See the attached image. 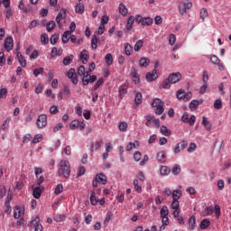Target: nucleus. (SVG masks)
Returning <instances> with one entry per match:
<instances>
[{
	"label": "nucleus",
	"instance_id": "49530a36",
	"mask_svg": "<svg viewBox=\"0 0 231 231\" xmlns=\"http://www.w3.org/2000/svg\"><path fill=\"white\" fill-rule=\"evenodd\" d=\"M134 187L138 194H142V186H140L138 180H134Z\"/></svg>",
	"mask_w": 231,
	"mask_h": 231
},
{
	"label": "nucleus",
	"instance_id": "4be33fe9",
	"mask_svg": "<svg viewBox=\"0 0 231 231\" xmlns=\"http://www.w3.org/2000/svg\"><path fill=\"white\" fill-rule=\"evenodd\" d=\"M202 125L205 127L206 131H212V124L206 116L202 117Z\"/></svg>",
	"mask_w": 231,
	"mask_h": 231
},
{
	"label": "nucleus",
	"instance_id": "393cba45",
	"mask_svg": "<svg viewBox=\"0 0 231 231\" xmlns=\"http://www.w3.org/2000/svg\"><path fill=\"white\" fill-rule=\"evenodd\" d=\"M140 147V143L138 141H134V143H128L126 145V151H133V149H137Z\"/></svg>",
	"mask_w": 231,
	"mask_h": 231
},
{
	"label": "nucleus",
	"instance_id": "6e6552de",
	"mask_svg": "<svg viewBox=\"0 0 231 231\" xmlns=\"http://www.w3.org/2000/svg\"><path fill=\"white\" fill-rule=\"evenodd\" d=\"M67 15L68 14H66V9L60 10V13L56 16V23H57L59 28H62V21H64V19H66Z\"/></svg>",
	"mask_w": 231,
	"mask_h": 231
},
{
	"label": "nucleus",
	"instance_id": "2f4dec72",
	"mask_svg": "<svg viewBox=\"0 0 231 231\" xmlns=\"http://www.w3.org/2000/svg\"><path fill=\"white\" fill-rule=\"evenodd\" d=\"M201 230H205L206 228H208V226H210V220L205 218L200 222L199 225Z\"/></svg>",
	"mask_w": 231,
	"mask_h": 231
},
{
	"label": "nucleus",
	"instance_id": "338daca9",
	"mask_svg": "<svg viewBox=\"0 0 231 231\" xmlns=\"http://www.w3.org/2000/svg\"><path fill=\"white\" fill-rule=\"evenodd\" d=\"M43 73H44V68H40L33 70L34 77H38L39 75H42Z\"/></svg>",
	"mask_w": 231,
	"mask_h": 231
},
{
	"label": "nucleus",
	"instance_id": "8fccbe9b",
	"mask_svg": "<svg viewBox=\"0 0 231 231\" xmlns=\"http://www.w3.org/2000/svg\"><path fill=\"white\" fill-rule=\"evenodd\" d=\"M210 61L212 64H215L216 66L219 65V62H221V60L216 55H211L210 56Z\"/></svg>",
	"mask_w": 231,
	"mask_h": 231
},
{
	"label": "nucleus",
	"instance_id": "a19ab883",
	"mask_svg": "<svg viewBox=\"0 0 231 231\" xmlns=\"http://www.w3.org/2000/svg\"><path fill=\"white\" fill-rule=\"evenodd\" d=\"M73 62V55L67 56L63 59L64 66H69Z\"/></svg>",
	"mask_w": 231,
	"mask_h": 231
},
{
	"label": "nucleus",
	"instance_id": "680f3d73",
	"mask_svg": "<svg viewBox=\"0 0 231 231\" xmlns=\"http://www.w3.org/2000/svg\"><path fill=\"white\" fill-rule=\"evenodd\" d=\"M62 190H64V187L62 186V184H58L54 190V194L59 196V194H61Z\"/></svg>",
	"mask_w": 231,
	"mask_h": 231
},
{
	"label": "nucleus",
	"instance_id": "4d7b16f0",
	"mask_svg": "<svg viewBox=\"0 0 231 231\" xmlns=\"http://www.w3.org/2000/svg\"><path fill=\"white\" fill-rule=\"evenodd\" d=\"M8 95V89L6 88H0V100L1 98H6Z\"/></svg>",
	"mask_w": 231,
	"mask_h": 231
},
{
	"label": "nucleus",
	"instance_id": "f704fd0d",
	"mask_svg": "<svg viewBox=\"0 0 231 231\" xmlns=\"http://www.w3.org/2000/svg\"><path fill=\"white\" fill-rule=\"evenodd\" d=\"M55 26H56L55 21H50L46 26L47 32H53V30H55Z\"/></svg>",
	"mask_w": 231,
	"mask_h": 231
},
{
	"label": "nucleus",
	"instance_id": "774afa93",
	"mask_svg": "<svg viewBox=\"0 0 231 231\" xmlns=\"http://www.w3.org/2000/svg\"><path fill=\"white\" fill-rule=\"evenodd\" d=\"M134 162H140V160H142V153L140 152H135L134 153Z\"/></svg>",
	"mask_w": 231,
	"mask_h": 231
},
{
	"label": "nucleus",
	"instance_id": "9d476101",
	"mask_svg": "<svg viewBox=\"0 0 231 231\" xmlns=\"http://www.w3.org/2000/svg\"><path fill=\"white\" fill-rule=\"evenodd\" d=\"M2 4L5 6V14L6 19L12 17V7H10V0H2Z\"/></svg>",
	"mask_w": 231,
	"mask_h": 231
},
{
	"label": "nucleus",
	"instance_id": "cd10ccee",
	"mask_svg": "<svg viewBox=\"0 0 231 231\" xmlns=\"http://www.w3.org/2000/svg\"><path fill=\"white\" fill-rule=\"evenodd\" d=\"M196 228V217L191 216L189 219V230H194Z\"/></svg>",
	"mask_w": 231,
	"mask_h": 231
},
{
	"label": "nucleus",
	"instance_id": "bb28decb",
	"mask_svg": "<svg viewBox=\"0 0 231 231\" xmlns=\"http://www.w3.org/2000/svg\"><path fill=\"white\" fill-rule=\"evenodd\" d=\"M16 57L22 68H26V60L24 59V56H23L21 52H17Z\"/></svg>",
	"mask_w": 231,
	"mask_h": 231
},
{
	"label": "nucleus",
	"instance_id": "0eeeda50",
	"mask_svg": "<svg viewBox=\"0 0 231 231\" xmlns=\"http://www.w3.org/2000/svg\"><path fill=\"white\" fill-rule=\"evenodd\" d=\"M181 122L189 124V125H194L196 124V116H191L189 119V113L184 112L181 116Z\"/></svg>",
	"mask_w": 231,
	"mask_h": 231
},
{
	"label": "nucleus",
	"instance_id": "7ed1b4c3",
	"mask_svg": "<svg viewBox=\"0 0 231 231\" xmlns=\"http://www.w3.org/2000/svg\"><path fill=\"white\" fill-rule=\"evenodd\" d=\"M36 125L38 129H44L46 125H48V116H46V114L38 116Z\"/></svg>",
	"mask_w": 231,
	"mask_h": 231
},
{
	"label": "nucleus",
	"instance_id": "f3484780",
	"mask_svg": "<svg viewBox=\"0 0 231 231\" xmlns=\"http://www.w3.org/2000/svg\"><path fill=\"white\" fill-rule=\"evenodd\" d=\"M79 59L82 64H88L89 60V52L87 50H83L79 54Z\"/></svg>",
	"mask_w": 231,
	"mask_h": 231
},
{
	"label": "nucleus",
	"instance_id": "72a5a7b5",
	"mask_svg": "<svg viewBox=\"0 0 231 231\" xmlns=\"http://www.w3.org/2000/svg\"><path fill=\"white\" fill-rule=\"evenodd\" d=\"M128 125L126 122H120L118 125V129L121 133H125L127 131Z\"/></svg>",
	"mask_w": 231,
	"mask_h": 231
},
{
	"label": "nucleus",
	"instance_id": "c756f323",
	"mask_svg": "<svg viewBox=\"0 0 231 231\" xmlns=\"http://www.w3.org/2000/svg\"><path fill=\"white\" fill-rule=\"evenodd\" d=\"M84 10H85L84 4L79 3V4H77L75 5V12H76V14H82L84 13Z\"/></svg>",
	"mask_w": 231,
	"mask_h": 231
},
{
	"label": "nucleus",
	"instance_id": "1a4fd4ad",
	"mask_svg": "<svg viewBox=\"0 0 231 231\" xmlns=\"http://www.w3.org/2000/svg\"><path fill=\"white\" fill-rule=\"evenodd\" d=\"M14 219H23L24 217V208L16 206L14 209Z\"/></svg>",
	"mask_w": 231,
	"mask_h": 231
},
{
	"label": "nucleus",
	"instance_id": "e2e57ef3",
	"mask_svg": "<svg viewBox=\"0 0 231 231\" xmlns=\"http://www.w3.org/2000/svg\"><path fill=\"white\" fill-rule=\"evenodd\" d=\"M41 140H42V134H38L32 140V143H39V142H41Z\"/></svg>",
	"mask_w": 231,
	"mask_h": 231
},
{
	"label": "nucleus",
	"instance_id": "c85d7f7f",
	"mask_svg": "<svg viewBox=\"0 0 231 231\" xmlns=\"http://www.w3.org/2000/svg\"><path fill=\"white\" fill-rule=\"evenodd\" d=\"M157 160L160 162V163H165L166 162V156H165V152L161 151L157 153Z\"/></svg>",
	"mask_w": 231,
	"mask_h": 231
},
{
	"label": "nucleus",
	"instance_id": "f257e3e1",
	"mask_svg": "<svg viewBox=\"0 0 231 231\" xmlns=\"http://www.w3.org/2000/svg\"><path fill=\"white\" fill-rule=\"evenodd\" d=\"M60 170L61 171V174L63 178H69L71 176V164L67 160H61L60 162Z\"/></svg>",
	"mask_w": 231,
	"mask_h": 231
},
{
	"label": "nucleus",
	"instance_id": "09e8293b",
	"mask_svg": "<svg viewBox=\"0 0 231 231\" xmlns=\"http://www.w3.org/2000/svg\"><path fill=\"white\" fill-rule=\"evenodd\" d=\"M161 133L163 134V136H171V130L167 129V126L165 125L161 127Z\"/></svg>",
	"mask_w": 231,
	"mask_h": 231
},
{
	"label": "nucleus",
	"instance_id": "f03ea898",
	"mask_svg": "<svg viewBox=\"0 0 231 231\" xmlns=\"http://www.w3.org/2000/svg\"><path fill=\"white\" fill-rule=\"evenodd\" d=\"M176 97L178 100H183V102H189L190 98H192V93L191 92H185L183 88H180L177 91Z\"/></svg>",
	"mask_w": 231,
	"mask_h": 231
},
{
	"label": "nucleus",
	"instance_id": "aec40b11",
	"mask_svg": "<svg viewBox=\"0 0 231 231\" xmlns=\"http://www.w3.org/2000/svg\"><path fill=\"white\" fill-rule=\"evenodd\" d=\"M181 196H183V192L181 191V189H173L171 191L172 200H179Z\"/></svg>",
	"mask_w": 231,
	"mask_h": 231
},
{
	"label": "nucleus",
	"instance_id": "0e129e2a",
	"mask_svg": "<svg viewBox=\"0 0 231 231\" xmlns=\"http://www.w3.org/2000/svg\"><path fill=\"white\" fill-rule=\"evenodd\" d=\"M146 125L147 127H151V125H152V120H154V116H146Z\"/></svg>",
	"mask_w": 231,
	"mask_h": 231
},
{
	"label": "nucleus",
	"instance_id": "603ef678",
	"mask_svg": "<svg viewBox=\"0 0 231 231\" xmlns=\"http://www.w3.org/2000/svg\"><path fill=\"white\" fill-rule=\"evenodd\" d=\"M142 100H143L142 93L137 92L135 94V98H134V102H135L136 106H140V104L142 103Z\"/></svg>",
	"mask_w": 231,
	"mask_h": 231
},
{
	"label": "nucleus",
	"instance_id": "bf43d9fd",
	"mask_svg": "<svg viewBox=\"0 0 231 231\" xmlns=\"http://www.w3.org/2000/svg\"><path fill=\"white\" fill-rule=\"evenodd\" d=\"M171 207L172 210L180 209V200H172Z\"/></svg>",
	"mask_w": 231,
	"mask_h": 231
},
{
	"label": "nucleus",
	"instance_id": "e433bc0d",
	"mask_svg": "<svg viewBox=\"0 0 231 231\" xmlns=\"http://www.w3.org/2000/svg\"><path fill=\"white\" fill-rule=\"evenodd\" d=\"M153 21L152 18L151 17H144L143 18V26H151V24H152Z\"/></svg>",
	"mask_w": 231,
	"mask_h": 231
},
{
	"label": "nucleus",
	"instance_id": "37998d69",
	"mask_svg": "<svg viewBox=\"0 0 231 231\" xmlns=\"http://www.w3.org/2000/svg\"><path fill=\"white\" fill-rule=\"evenodd\" d=\"M143 46V41L142 40L137 41L134 47V51H140Z\"/></svg>",
	"mask_w": 231,
	"mask_h": 231
},
{
	"label": "nucleus",
	"instance_id": "9b49d317",
	"mask_svg": "<svg viewBox=\"0 0 231 231\" xmlns=\"http://www.w3.org/2000/svg\"><path fill=\"white\" fill-rule=\"evenodd\" d=\"M4 48L8 52L14 50V38L12 36L5 38L4 42Z\"/></svg>",
	"mask_w": 231,
	"mask_h": 231
},
{
	"label": "nucleus",
	"instance_id": "ea45409f",
	"mask_svg": "<svg viewBox=\"0 0 231 231\" xmlns=\"http://www.w3.org/2000/svg\"><path fill=\"white\" fill-rule=\"evenodd\" d=\"M199 106V101L198 99H193L189 103V109H191V111H194V109H196Z\"/></svg>",
	"mask_w": 231,
	"mask_h": 231
},
{
	"label": "nucleus",
	"instance_id": "ddd939ff",
	"mask_svg": "<svg viewBox=\"0 0 231 231\" xmlns=\"http://www.w3.org/2000/svg\"><path fill=\"white\" fill-rule=\"evenodd\" d=\"M168 80H170V82H171V84H178V82H180V80H181V73L173 72V73L170 74V76L168 77Z\"/></svg>",
	"mask_w": 231,
	"mask_h": 231
},
{
	"label": "nucleus",
	"instance_id": "b1692460",
	"mask_svg": "<svg viewBox=\"0 0 231 231\" xmlns=\"http://www.w3.org/2000/svg\"><path fill=\"white\" fill-rule=\"evenodd\" d=\"M133 24H134V15H131L129 16L125 28L126 30L129 32L131 30H133Z\"/></svg>",
	"mask_w": 231,
	"mask_h": 231
},
{
	"label": "nucleus",
	"instance_id": "4c0bfd02",
	"mask_svg": "<svg viewBox=\"0 0 231 231\" xmlns=\"http://www.w3.org/2000/svg\"><path fill=\"white\" fill-rule=\"evenodd\" d=\"M161 106H164L163 101L160 98L153 99V102L152 103V106L153 107H160Z\"/></svg>",
	"mask_w": 231,
	"mask_h": 231
},
{
	"label": "nucleus",
	"instance_id": "39448f33",
	"mask_svg": "<svg viewBox=\"0 0 231 231\" xmlns=\"http://www.w3.org/2000/svg\"><path fill=\"white\" fill-rule=\"evenodd\" d=\"M160 216L162 217V223L167 225L169 223V208L167 206L162 207Z\"/></svg>",
	"mask_w": 231,
	"mask_h": 231
},
{
	"label": "nucleus",
	"instance_id": "69168bd1",
	"mask_svg": "<svg viewBox=\"0 0 231 231\" xmlns=\"http://www.w3.org/2000/svg\"><path fill=\"white\" fill-rule=\"evenodd\" d=\"M214 107L215 109H221V107H223V102L221 101V99H217L215 101Z\"/></svg>",
	"mask_w": 231,
	"mask_h": 231
},
{
	"label": "nucleus",
	"instance_id": "412c9836",
	"mask_svg": "<svg viewBox=\"0 0 231 231\" xmlns=\"http://www.w3.org/2000/svg\"><path fill=\"white\" fill-rule=\"evenodd\" d=\"M119 14L123 15V17H127V14H129V9L123 3L119 4Z\"/></svg>",
	"mask_w": 231,
	"mask_h": 231
},
{
	"label": "nucleus",
	"instance_id": "20e7f679",
	"mask_svg": "<svg viewBox=\"0 0 231 231\" xmlns=\"http://www.w3.org/2000/svg\"><path fill=\"white\" fill-rule=\"evenodd\" d=\"M71 131H75L76 129H79L80 131H84L86 129V123L85 122H80L79 120H73L70 123L69 125Z\"/></svg>",
	"mask_w": 231,
	"mask_h": 231
},
{
	"label": "nucleus",
	"instance_id": "052dcab7",
	"mask_svg": "<svg viewBox=\"0 0 231 231\" xmlns=\"http://www.w3.org/2000/svg\"><path fill=\"white\" fill-rule=\"evenodd\" d=\"M59 41V34H53L51 39H50V42L51 44H52L53 46H55V44H57V42Z\"/></svg>",
	"mask_w": 231,
	"mask_h": 231
},
{
	"label": "nucleus",
	"instance_id": "6e6d98bb",
	"mask_svg": "<svg viewBox=\"0 0 231 231\" xmlns=\"http://www.w3.org/2000/svg\"><path fill=\"white\" fill-rule=\"evenodd\" d=\"M125 93H127V87H120L119 88V97L120 98H124V97L125 96Z\"/></svg>",
	"mask_w": 231,
	"mask_h": 231
},
{
	"label": "nucleus",
	"instance_id": "7c9ffc66",
	"mask_svg": "<svg viewBox=\"0 0 231 231\" xmlns=\"http://www.w3.org/2000/svg\"><path fill=\"white\" fill-rule=\"evenodd\" d=\"M171 173V169L167 166H162L160 168V174L161 176H168Z\"/></svg>",
	"mask_w": 231,
	"mask_h": 231
},
{
	"label": "nucleus",
	"instance_id": "4468645a",
	"mask_svg": "<svg viewBox=\"0 0 231 231\" xmlns=\"http://www.w3.org/2000/svg\"><path fill=\"white\" fill-rule=\"evenodd\" d=\"M39 221H41L39 217H36L31 221L30 226L34 228V231H42V225L39 224Z\"/></svg>",
	"mask_w": 231,
	"mask_h": 231
},
{
	"label": "nucleus",
	"instance_id": "c9c22d12",
	"mask_svg": "<svg viewBox=\"0 0 231 231\" xmlns=\"http://www.w3.org/2000/svg\"><path fill=\"white\" fill-rule=\"evenodd\" d=\"M125 53L127 55V57L131 56V53H133V46L129 43H126L125 46Z\"/></svg>",
	"mask_w": 231,
	"mask_h": 231
},
{
	"label": "nucleus",
	"instance_id": "dca6fc26",
	"mask_svg": "<svg viewBox=\"0 0 231 231\" xmlns=\"http://www.w3.org/2000/svg\"><path fill=\"white\" fill-rule=\"evenodd\" d=\"M145 78L147 82H154L158 79V70L154 69L152 72L146 73Z\"/></svg>",
	"mask_w": 231,
	"mask_h": 231
},
{
	"label": "nucleus",
	"instance_id": "f8f14e48",
	"mask_svg": "<svg viewBox=\"0 0 231 231\" xmlns=\"http://www.w3.org/2000/svg\"><path fill=\"white\" fill-rule=\"evenodd\" d=\"M67 77L75 86L79 84V77L77 76V72H75V69H70L67 73Z\"/></svg>",
	"mask_w": 231,
	"mask_h": 231
},
{
	"label": "nucleus",
	"instance_id": "423d86ee",
	"mask_svg": "<svg viewBox=\"0 0 231 231\" xmlns=\"http://www.w3.org/2000/svg\"><path fill=\"white\" fill-rule=\"evenodd\" d=\"M191 6V2H180L178 6L180 15H185V14H187V10H190Z\"/></svg>",
	"mask_w": 231,
	"mask_h": 231
},
{
	"label": "nucleus",
	"instance_id": "de8ad7c7",
	"mask_svg": "<svg viewBox=\"0 0 231 231\" xmlns=\"http://www.w3.org/2000/svg\"><path fill=\"white\" fill-rule=\"evenodd\" d=\"M90 203L91 205H97L98 203V199H97V196H95V191H91Z\"/></svg>",
	"mask_w": 231,
	"mask_h": 231
},
{
	"label": "nucleus",
	"instance_id": "a211bd4d",
	"mask_svg": "<svg viewBox=\"0 0 231 231\" xmlns=\"http://www.w3.org/2000/svg\"><path fill=\"white\" fill-rule=\"evenodd\" d=\"M131 77L134 84H140V75L135 68H132Z\"/></svg>",
	"mask_w": 231,
	"mask_h": 231
},
{
	"label": "nucleus",
	"instance_id": "864d4df0",
	"mask_svg": "<svg viewBox=\"0 0 231 231\" xmlns=\"http://www.w3.org/2000/svg\"><path fill=\"white\" fill-rule=\"evenodd\" d=\"M41 42L42 44H48V42H50V38L46 33L41 35Z\"/></svg>",
	"mask_w": 231,
	"mask_h": 231
},
{
	"label": "nucleus",
	"instance_id": "6ab92c4d",
	"mask_svg": "<svg viewBox=\"0 0 231 231\" xmlns=\"http://www.w3.org/2000/svg\"><path fill=\"white\" fill-rule=\"evenodd\" d=\"M95 178L101 185L107 183V177L104 173H97Z\"/></svg>",
	"mask_w": 231,
	"mask_h": 231
},
{
	"label": "nucleus",
	"instance_id": "13d9d810",
	"mask_svg": "<svg viewBox=\"0 0 231 231\" xmlns=\"http://www.w3.org/2000/svg\"><path fill=\"white\" fill-rule=\"evenodd\" d=\"M98 42V39L97 38V35H94L91 40V48L92 50H97V44Z\"/></svg>",
	"mask_w": 231,
	"mask_h": 231
},
{
	"label": "nucleus",
	"instance_id": "a878e982",
	"mask_svg": "<svg viewBox=\"0 0 231 231\" xmlns=\"http://www.w3.org/2000/svg\"><path fill=\"white\" fill-rule=\"evenodd\" d=\"M150 63L151 60H149V58H141V60H139V66L141 68H147Z\"/></svg>",
	"mask_w": 231,
	"mask_h": 231
},
{
	"label": "nucleus",
	"instance_id": "2eb2a0df",
	"mask_svg": "<svg viewBox=\"0 0 231 231\" xmlns=\"http://www.w3.org/2000/svg\"><path fill=\"white\" fill-rule=\"evenodd\" d=\"M187 145H189L187 141H181L180 143H177L173 150L174 154H180V152H181V151H183Z\"/></svg>",
	"mask_w": 231,
	"mask_h": 231
},
{
	"label": "nucleus",
	"instance_id": "79ce46f5",
	"mask_svg": "<svg viewBox=\"0 0 231 231\" xmlns=\"http://www.w3.org/2000/svg\"><path fill=\"white\" fill-rule=\"evenodd\" d=\"M86 73H89V71H86V67H84V65L79 66L78 69V75L82 77L86 75Z\"/></svg>",
	"mask_w": 231,
	"mask_h": 231
},
{
	"label": "nucleus",
	"instance_id": "58836bf2",
	"mask_svg": "<svg viewBox=\"0 0 231 231\" xmlns=\"http://www.w3.org/2000/svg\"><path fill=\"white\" fill-rule=\"evenodd\" d=\"M89 77H90L89 72H86V74L83 75V78H82L83 86H88V84H89V82H90Z\"/></svg>",
	"mask_w": 231,
	"mask_h": 231
},
{
	"label": "nucleus",
	"instance_id": "3c124183",
	"mask_svg": "<svg viewBox=\"0 0 231 231\" xmlns=\"http://www.w3.org/2000/svg\"><path fill=\"white\" fill-rule=\"evenodd\" d=\"M66 219V216L62 214H58L54 216V220H56L57 223H62Z\"/></svg>",
	"mask_w": 231,
	"mask_h": 231
},
{
	"label": "nucleus",
	"instance_id": "5701e85b",
	"mask_svg": "<svg viewBox=\"0 0 231 231\" xmlns=\"http://www.w3.org/2000/svg\"><path fill=\"white\" fill-rule=\"evenodd\" d=\"M70 37H71V32L69 31L64 32V33L61 36V41L63 44H68V42H69Z\"/></svg>",
	"mask_w": 231,
	"mask_h": 231
},
{
	"label": "nucleus",
	"instance_id": "473e14b6",
	"mask_svg": "<svg viewBox=\"0 0 231 231\" xmlns=\"http://www.w3.org/2000/svg\"><path fill=\"white\" fill-rule=\"evenodd\" d=\"M42 194V189H41V188H35L32 191V195L33 198H35V199H39V198H41V195Z\"/></svg>",
	"mask_w": 231,
	"mask_h": 231
},
{
	"label": "nucleus",
	"instance_id": "c03bdc74",
	"mask_svg": "<svg viewBox=\"0 0 231 231\" xmlns=\"http://www.w3.org/2000/svg\"><path fill=\"white\" fill-rule=\"evenodd\" d=\"M172 174L178 176L181 172V167L179 164H175L171 170Z\"/></svg>",
	"mask_w": 231,
	"mask_h": 231
},
{
	"label": "nucleus",
	"instance_id": "5fc2aeb1",
	"mask_svg": "<svg viewBox=\"0 0 231 231\" xmlns=\"http://www.w3.org/2000/svg\"><path fill=\"white\" fill-rule=\"evenodd\" d=\"M105 60L108 66L113 64V55L111 53H107L105 57Z\"/></svg>",
	"mask_w": 231,
	"mask_h": 231
},
{
	"label": "nucleus",
	"instance_id": "a18cd8bd",
	"mask_svg": "<svg viewBox=\"0 0 231 231\" xmlns=\"http://www.w3.org/2000/svg\"><path fill=\"white\" fill-rule=\"evenodd\" d=\"M207 17H208V11H207V8L203 7L200 10V19H202V21H205Z\"/></svg>",
	"mask_w": 231,
	"mask_h": 231
}]
</instances>
